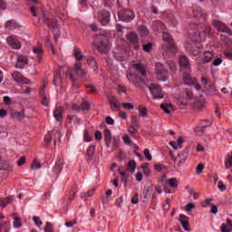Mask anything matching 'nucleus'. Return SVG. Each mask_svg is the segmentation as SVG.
<instances>
[{
  "mask_svg": "<svg viewBox=\"0 0 232 232\" xmlns=\"http://www.w3.org/2000/svg\"><path fill=\"white\" fill-rule=\"evenodd\" d=\"M114 57L117 61H124L125 59H128V53L125 50L117 49L114 51Z\"/></svg>",
  "mask_w": 232,
  "mask_h": 232,
  "instance_id": "19",
  "label": "nucleus"
},
{
  "mask_svg": "<svg viewBox=\"0 0 232 232\" xmlns=\"http://www.w3.org/2000/svg\"><path fill=\"white\" fill-rule=\"evenodd\" d=\"M143 153L147 160H152L153 157L151 156V153H150V150L145 149Z\"/></svg>",
  "mask_w": 232,
  "mask_h": 232,
  "instance_id": "49",
  "label": "nucleus"
},
{
  "mask_svg": "<svg viewBox=\"0 0 232 232\" xmlns=\"http://www.w3.org/2000/svg\"><path fill=\"white\" fill-rule=\"evenodd\" d=\"M203 61L204 63H211L213 61V53L210 51L204 53Z\"/></svg>",
  "mask_w": 232,
  "mask_h": 232,
  "instance_id": "30",
  "label": "nucleus"
},
{
  "mask_svg": "<svg viewBox=\"0 0 232 232\" xmlns=\"http://www.w3.org/2000/svg\"><path fill=\"white\" fill-rule=\"evenodd\" d=\"M85 88L89 93H97V89L92 84L85 85Z\"/></svg>",
  "mask_w": 232,
  "mask_h": 232,
  "instance_id": "43",
  "label": "nucleus"
},
{
  "mask_svg": "<svg viewBox=\"0 0 232 232\" xmlns=\"http://www.w3.org/2000/svg\"><path fill=\"white\" fill-rule=\"evenodd\" d=\"M32 169H39L41 168V163L37 159H34L32 165H31Z\"/></svg>",
  "mask_w": 232,
  "mask_h": 232,
  "instance_id": "45",
  "label": "nucleus"
},
{
  "mask_svg": "<svg viewBox=\"0 0 232 232\" xmlns=\"http://www.w3.org/2000/svg\"><path fill=\"white\" fill-rule=\"evenodd\" d=\"M201 82H202V84H204L205 88H208V84H209V82H211V81L208 77L203 76V77H201Z\"/></svg>",
  "mask_w": 232,
  "mask_h": 232,
  "instance_id": "50",
  "label": "nucleus"
},
{
  "mask_svg": "<svg viewBox=\"0 0 232 232\" xmlns=\"http://www.w3.org/2000/svg\"><path fill=\"white\" fill-rule=\"evenodd\" d=\"M152 30L154 32H163L162 39L164 44L161 45V52L164 57H173L177 53V45L171 37V34L166 33V24L160 20L152 22Z\"/></svg>",
  "mask_w": 232,
  "mask_h": 232,
  "instance_id": "2",
  "label": "nucleus"
},
{
  "mask_svg": "<svg viewBox=\"0 0 232 232\" xmlns=\"http://www.w3.org/2000/svg\"><path fill=\"white\" fill-rule=\"evenodd\" d=\"M139 30L142 37H148L150 31H148V28H146V26H140Z\"/></svg>",
  "mask_w": 232,
  "mask_h": 232,
  "instance_id": "37",
  "label": "nucleus"
},
{
  "mask_svg": "<svg viewBox=\"0 0 232 232\" xmlns=\"http://www.w3.org/2000/svg\"><path fill=\"white\" fill-rule=\"evenodd\" d=\"M130 122L132 126L138 128L139 127V119H137V116H132L130 119Z\"/></svg>",
  "mask_w": 232,
  "mask_h": 232,
  "instance_id": "51",
  "label": "nucleus"
},
{
  "mask_svg": "<svg viewBox=\"0 0 232 232\" xmlns=\"http://www.w3.org/2000/svg\"><path fill=\"white\" fill-rule=\"evenodd\" d=\"M129 133H130V135H135V133H137V127L133 125L129 127Z\"/></svg>",
  "mask_w": 232,
  "mask_h": 232,
  "instance_id": "62",
  "label": "nucleus"
},
{
  "mask_svg": "<svg viewBox=\"0 0 232 232\" xmlns=\"http://www.w3.org/2000/svg\"><path fill=\"white\" fill-rule=\"evenodd\" d=\"M86 157L88 162L93 160V157H95V145H92L87 149Z\"/></svg>",
  "mask_w": 232,
  "mask_h": 232,
  "instance_id": "24",
  "label": "nucleus"
},
{
  "mask_svg": "<svg viewBox=\"0 0 232 232\" xmlns=\"http://www.w3.org/2000/svg\"><path fill=\"white\" fill-rule=\"evenodd\" d=\"M221 232H231L232 230V221L231 219H227V224L223 223L220 227Z\"/></svg>",
  "mask_w": 232,
  "mask_h": 232,
  "instance_id": "27",
  "label": "nucleus"
},
{
  "mask_svg": "<svg viewBox=\"0 0 232 232\" xmlns=\"http://www.w3.org/2000/svg\"><path fill=\"white\" fill-rule=\"evenodd\" d=\"M156 171H160L161 173H167L168 168H166V165H155Z\"/></svg>",
  "mask_w": 232,
  "mask_h": 232,
  "instance_id": "39",
  "label": "nucleus"
},
{
  "mask_svg": "<svg viewBox=\"0 0 232 232\" xmlns=\"http://www.w3.org/2000/svg\"><path fill=\"white\" fill-rule=\"evenodd\" d=\"M94 46H96L100 53H108L111 44H110L108 37L104 34H100L94 39Z\"/></svg>",
  "mask_w": 232,
  "mask_h": 232,
  "instance_id": "4",
  "label": "nucleus"
},
{
  "mask_svg": "<svg viewBox=\"0 0 232 232\" xmlns=\"http://www.w3.org/2000/svg\"><path fill=\"white\" fill-rule=\"evenodd\" d=\"M106 123L109 124V126H113V124H115V120H113V118L107 116L105 118Z\"/></svg>",
  "mask_w": 232,
  "mask_h": 232,
  "instance_id": "54",
  "label": "nucleus"
},
{
  "mask_svg": "<svg viewBox=\"0 0 232 232\" xmlns=\"http://www.w3.org/2000/svg\"><path fill=\"white\" fill-rule=\"evenodd\" d=\"M53 117L56 119V121H63V108L58 107L53 111Z\"/></svg>",
  "mask_w": 232,
  "mask_h": 232,
  "instance_id": "29",
  "label": "nucleus"
},
{
  "mask_svg": "<svg viewBox=\"0 0 232 232\" xmlns=\"http://www.w3.org/2000/svg\"><path fill=\"white\" fill-rule=\"evenodd\" d=\"M39 95L42 100L43 106H48V103L50 102V98L48 97V94L46 93V85H43L40 88Z\"/></svg>",
  "mask_w": 232,
  "mask_h": 232,
  "instance_id": "15",
  "label": "nucleus"
},
{
  "mask_svg": "<svg viewBox=\"0 0 232 232\" xmlns=\"http://www.w3.org/2000/svg\"><path fill=\"white\" fill-rule=\"evenodd\" d=\"M122 107L125 109V110H133L134 106L132 105V103L130 102H123L122 103Z\"/></svg>",
  "mask_w": 232,
  "mask_h": 232,
  "instance_id": "55",
  "label": "nucleus"
},
{
  "mask_svg": "<svg viewBox=\"0 0 232 232\" xmlns=\"http://www.w3.org/2000/svg\"><path fill=\"white\" fill-rule=\"evenodd\" d=\"M167 64H168L169 70L173 72V73H175V72H177V70H178V69H177V63H175V62H173V61H169V62L167 63Z\"/></svg>",
  "mask_w": 232,
  "mask_h": 232,
  "instance_id": "38",
  "label": "nucleus"
},
{
  "mask_svg": "<svg viewBox=\"0 0 232 232\" xmlns=\"http://www.w3.org/2000/svg\"><path fill=\"white\" fill-rule=\"evenodd\" d=\"M187 72H183V84H186L187 86H191V84H195L196 80L195 78L191 77V75H189V73Z\"/></svg>",
  "mask_w": 232,
  "mask_h": 232,
  "instance_id": "21",
  "label": "nucleus"
},
{
  "mask_svg": "<svg viewBox=\"0 0 232 232\" xmlns=\"http://www.w3.org/2000/svg\"><path fill=\"white\" fill-rule=\"evenodd\" d=\"M134 68V73L127 74L129 82L136 88H144V86H147L154 99H164V92H162V88L159 84L152 83L150 81L146 82V69L144 65L142 63H135Z\"/></svg>",
  "mask_w": 232,
  "mask_h": 232,
  "instance_id": "1",
  "label": "nucleus"
},
{
  "mask_svg": "<svg viewBox=\"0 0 232 232\" xmlns=\"http://www.w3.org/2000/svg\"><path fill=\"white\" fill-rule=\"evenodd\" d=\"M73 73H75V75H77L78 77H82V79H84V77H86V72L82 70V67L80 62L75 63L72 72L69 73V79H71L72 82H75L77 79L75 78V76H73Z\"/></svg>",
  "mask_w": 232,
  "mask_h": 232,
  "instance_id": "7",
  "label": "nucleus"
},
{
  "mask_svg": "<svg viewBox=\"0 0 232 232\" xmlns=\"http://www.w3.org/2000/svg\"><path fill=\"white\" fill-rule=\"evenodd\" d=\"M108 101L112 111H119V110H121V102L115 96L110 95Z\"/></svg>",
  "mask_w": 232,
  "mask_h": 232,
  "instance_id": "12",
  "label": "nucleus"
},
{
  "mask_svg": "<svg viewBox=\"0 0 232 232\" xmlns=\"http://www.w3.org/2000/svg\"><path fill=\"white\" fill-rule=\"evenodd\" d=\"M127 39L129 43L133 44L134 50H139V35H137V33L131 32L129 34H127Z\"/></svg>",
  "mask_w": 232,
  "mask_h": 232,
  "instance_id": "14",
  "label": "nucleus"
},
{
  "mask_svg": "<svg viewBox=\"0 0 232 232\" xmlns=\"http://www.w3.org/2000/svg\"><path fill=\"white\" fill-rule=\"evenodd\" d=\"M44 231L45 232H53V226L52 225V223H50V222L46 223Z\"/></svg>",
  "mask_w": 232,
  "mask_h": 232,
  "instance_id": "52",
  "label": "nucleus"
},
{
  "mask_svg": "<svg viewBox=\"0 0 232 232\" xmlns=\"http://www.w3.org/2000/svg\"><path fill=\"white\" fill-rule=\"evenodd\" d=\"M116 30L119 35H122V34H124V32L122 31L124 30V27L119 24H116Z\"/></svg>",
  "mask_w": 232,
  "mask_h": 232,
  "instance_id": "56",
  "label": "nucleus"
},
{
  "mask_svg": "<svg viewBox=\"0 0 232 232\" xmlns=\"http://www.w3.org/2000/svg\"><path fill=\"white\" fill-rule=\"evenodd\" d=\"M64 168V158L58 156L55 161L54 166L53 167V172L54 175H59Z\"/></svg>",
  "mask_w": 232,
  "mask_h": 232,
  "instance_id": "10",
  "label": "nucleus"
},
{
  "mask_svg": "<svg viewBox=\"0 0 232 232\" xmlns=\"http://www.w3.org/2000/svg\"><path fill=\"white\" fill-rule=\"evenodd\" d=\"M118 17L124 23H131L135 19V13L130 9H122L118 13Z\"/></svg>",
  "mask_w": 232,
  "mask_h": 232,
  "instance_id": "6",
  "label": "nucleus"
},
{
  "mask_svg": "<svg viewBox=\"0 0 232 232\" xmlns=\"http://www.w3.org/2000/svg\"><path fill=\"white\" fill-rule=\"evenodd\" d=\"M5 28L7 30H17L21 28V25L15 20H9L5 23Z\"/></svg>",
  "mask_w": 232,
  "mask_h": 232,
  "instance_id": "23",
  "label": "nucleus"
},
{
  "mask_svg": "<svg viewBox=\"0 0 232 232\" xmlns=\"http://www.w3.org/2000/svg\"><path fill=\"white\" fill-rule=\"evenodd\" d=\"M44 142L50 144L52 142V133L46 134L44 137Z\"/></svg>",
  "mask_w": 232,
  "mask_h": 232,
  "instance_id": "60",
  "label": "nucleus"
},
{
  "mask_svg": "<svg viewBox=\"0 0 232 232\" xmlns=\"http://www.w3.org/2000/svg\"><path fill=\"white\" fill-rule=\"evenodd\" d=\"M162 17H165L166 19H168V21L172 23L174 26H177L178 24L177 20L175 19V16H173V14H171V12L162 13Z\"/></svg>",
  "mask_w": 232,
  "mask_h": 232,
  "instance_id": "26",
  "label": "nucleus"
},
{
  "mask_svg": "<svg viewBox=\"0 0 232 232\" xmlns=\"http://www.w3.org/2000/svg\"><path fill=\"white\" fill-rule=\"evenodd\" d=\"M214 28L218 30V32H221L222 34H228V35H232V30L227 26V24L222 23L221 21L216 20L213 23Z\"/></svg>",
  "mask_w": 232,
  "mask_h": 232,
  "instance_id": "9",
  "label": "nucleus"
},
{
  "mask_svg": "<svg viewBox=\"0 0 232 232\" xmlns=\"http://www.w3.org/2000/svg\"><path fill=\"white\" fill-rule=\"evenodd\" d=\"M12 117L13 119H23V114L22 112H19V111L14 112L12 113Z\"/></svg>",
  "mask_w": 232,
  "mask_h": 232,
  "instance_id": "59",
  "label": "nucleus"
},
{
  "mask_svg": "<svg viewBox=\"0 0 232 232\" xmlns=\"http://www.w3.org/2000/svg\"><path fill=\"white\" fill-rule=\"evenodd\" d=\"M6 41L9 46H12L14 50H19L21 48V43L17 39V36H8Z\"/></svg>",
  "mask_w": 232,
  "mask_h": 232,
  "instance_id": "16",
  "label": "nucleus"
},
{
  "mask_svg": "<svg viewBox=\"0 0 232 232\" xmlns=\"http://www.w3.org/2000/svg\"><path fill=\"white\" fill-rule=\"evenodd\" d=\"M138 111L140 112V117H144L145 115H148V109L142 106L138 107Z\"/></svg>",
  "mask_w": 232,
  "mask_h": 232,
  "instance_id": "42",
  "label": "nucleus"
},
{
  "mask_svg": "<svg viewBox=\"0 0 232 232\" xmlns=\"http://www.w3.org/2000/svg\"><path fill=\"white\" fill-rule=\"evenodd\" d=\"M218 188L220 191H226V185L222 181L218 182Z\"/></svg>",
  "mask_w": 232,
  "mask_h": 232,
  "instance_id": "63",
  "label": "nucleus"
},
{
  "mask_svg": "<svg viewBox=\"0 0 232 232\" xmlns=\"http://www.w3.org/2000/svg\"><path fill=\"white\" fill-rule=\"evenodd\" d=\"M9 232L10 231V221L4 222L3 224H0V232Z\"/></svg>",
  "mask_w": 232,
  "mask_h": 232,
  "instance_id": "34",
  "label": "nucleus"
},
{
  "mask_svg": "<svg viewBox=\"0 0 232 232\" xmlns=\"http://www.w3.org/2000/svg\"><path fill=\"white\" fill-rule=\"evenodd\" d=\"M105 144L107 148H111V140L113 137L111 136V131L110 129H105L103 131Z\"/></svg>",
  "mask_w": 232,
  "mask_h": 232,
  "instance_id": "20",
  "label": "nucleus"
},
{
  "mask_svg": "<svg viewBox=\"0 0 232 232\" xmlns=\"http://www.w3.org/2000/svg\"><path fill=\"white\" fill-rule=\"evenodd\" d=\"M12 198H14V197L11 196L0 199V206H2V208H6V206H8V204H10V202L12 201Z\"/></svg>",
  "mask_w": 232,
  "mask_h": 232,
  "instance_id": "32",
  "label": "nucleus"
},
{
  "mask_svg": "<svg viewBox=\"0 0 232 232\" xmlns=\"http://www.w3.org/2000/svg\"><path fill=\"white\" fill-rule=\"evenodd\" d=\"M169 184L170 188H178L179 187V181L176 178H171L169 179Z\"/></svg>",
  "mask_w": 232,
  "mask_h": 232,
  "instance_id": "41",
  "label": "nucleus"
},
{
  "mask_svg": "<svg viewBox=\"0 0 232 232\" xmlns=\"http://www.w3.org/2000/svg\"><path fill=\"white\" fill-rule=\"evenodd\" d=\"M28 64V58L24 55H18L17 56V62H16V68H24Z\"/></svg>",
  "mask_w": 232,
  "mask_h": 232,
  "instance_id": "18",
  "label": "nucleus"
},
{
  "mask_svg": "<svg viewBox=\"0 0 232 232\" xmlns=\"http://www.w3.org/2000/svg\"><path fill=\"white\" fill-rule=\"evenodd\" d=\"M34 53H36V59L38 63H41L43 59V47L37 46L33 49Z\"/></svg>",
  "mask_w": 232,
  "mask_h": 232,
  "instance_id": "28",
  "label": "nucleus"
},
{
  "mask_svg": "<svg viewBox=\"0 0 232 232\" xmlns=\"http://www.w3.org/2000/svg\"><path fill=\"white\" fill-rule=\"evenodd\" d=\"M195 209V204L193 203H188L186 205V211H191Z\"/></svg>",
  "mask_w": 232,
  "mask_h": 232,
  "instance_id": "64",
  "label": "nucleus"
},
{
  "mask_svg": "<svg viewBox=\"0 0 232 232\" xmlns=\"http://www.w3.org/2000/svg\"><path fill=\"white\" fill-rule=\"evenodd\" d=\"M83 140H85V142H92V136L88 133V130L83 131Z\"/></svg>",
  "mask_w": 232,
  "mask_h": 232,
  "instance_id": "46",
  "label": "nucleus"
},
{
  "mask_svg": "<svg viewBox=\"0 0 232 232\" xmlns=\"http://www.w3.org/2000/svg\"><path fill=\"white\" fill-rule=\"evenodd\" d=\"M189 155V150L188 148L184 149L181 153L179 154V161L177 163V166L180 168L186 160H188V157Z\"/></svg>",
  "mask_w": 232,
  "mask_h": 232,
  "instance_id": "17",
  "label": "nucleus"
},
{
  "mask_svg": "<svg viewBox=\"0 0 232 232\" xmlns=\"http://www.w3.org/2000/svg\"><path fill=\"white\" fill-rule=\"evenodd\" d=\"M73 55L76 59V61H82V53L81 52V49L75 48L73 51Z\"/></svg>",
  "mask_w": 232,
  "mask_h": 232,
  "instance_id": "35",
  "label": "nucleus"
},
{
  "mask_svg": "<svg viewBox=\"0 0 232 232\" xmlns=\"http://www.w3.org/2000/svg\"><path fill=\"white\" fill-rule=\"evenodd\" d=\"M136 168H137V163H135V160H130L127 165V169L129 171H135Z\"/></svg>",
  "mask_w": 232,
  "mask_h": 232,
  "instance_id": "36",
  "label": "nucleus"
},
{
  "mask_svg": "<svg viewBox=\"0 0 232 232\" xmlns=\"http://www.w3.org/2000/svg\"><path fill=\"white\" fill-rule=\"evenodd\" d=\"M209 34H211V27L209 25H207L205 26L203 33H198V34H189V39L193 45H191V44H188V50L190 52H197V49L200 50V43H202V41H205L206 36L209 35Z\"/></svg>",
  "mask_w": 232,
  "mask_h": 232,
  "instance_id": "3",
  "label": "nucleus"
},
{
  "mask_svg": "<svg viewBox=\"0 0 232 232\" xmlns=\"http://www.w3.org/2000/svg\"><path fill=\"white\" fill-rule=\"evenodd\" d=\"M41 17L44 24H47V26L52 30V32H55V30L57 29V20L50 18V16H48V14L44 13H43ZM41 17H39V21H41Z\"/></svg>",
  "mask_w": 232,
  "mask_h": 232,
  "instance_id": "8",
  "label": "nucleus"
},
{
  "mask_svg": "<svg viewBox=\"0 0 232 232\" xmlns=\"http://www.w3.org/2000/svg\"><path fill=\"white\" fill-rule=\"evenodd\" d=\"M155 68L156 79L165 82V81L169 78V72H168V69L164 67V65L160 63H157Z\"/></svg>",
  "mask_w": 232,
  "mask_h": 232,
  "instance_id": "5",
  "label": "nucleus"
},
{
  "mask_svg": "<svg viewBox=\"0 0 232 232\" xmlns=\"http://www.w3.org/2000/svg\"><path fill=\"white\" fill-rule=\"evenodd\" d=\"M80 108L82 111L90 110V103L88 102H83L81 103Z\"/></svg>",
  "mask_w": 232,
  "mask_h": 232,
  "instance_id": "48",
  "label": "nucleus"
},
{
  "mask_svg": "<svg viewBox=\"0 0 232 232\" xmlns=\"http://www.w3.org/2000/svg\"><path fill=\"white\" fill-rule=\"evenodd\" d=\"M14 227H21V219L14 218Z\"/></svg>",
  "mask_w": 232,
  "mask_h": 232,
  "instance_id": "61",
  "label": "nucleus"
},
{
  "mask_svg": "<svg viewBox=\"0 0 232 232\" xmlns=\"http://www.w3.org/2000/svg\"><path fill=\"white\" fill-rule=\"evenodd\" d=\"M96 140H102V132L101 130H96L94 133Z\"/></svg>",
  "mask_w": 232,
  "mask_h": 232,
  "instance_id": "57",
  "label": "nucleus"
},
{
  "mask_svg": "<svg viewBox=\"0 0 232 232\" xmlns=\"http://www.w3.org/2000/svg\"><path fill=\"white\" fill-rule=\"evenodd\" d=\"M179 222L185 231H189V218H188V216L180 215Z\"/></svg>",
  "mask_w": 232,
  "mask_h": 232,
  "instance_id": "22",
  "label": "nucleus"
},
{
  "mask_svg": "<svg viewBox=\"0 0 232 232\" xmlns=\"http://www.w3.org/2000/svg\"><path fill=\"white\" fill-rule=\"evenodd\" d=\"M33 220H34L35 226H37V227H41V226H43V221H41V218L34 217Z\"/></svg>",
  "mask_w": 232,
  "mask_h": 232,
  "instance_id": "47",
  "label": "nucleus"
},
{
  "mask_svg": "<svg viewBox=\"0 0 232 232\" xmlns=\"http://www.w3.org/2000/svg\"><path fill=\"white\" fill-rule=\"evenodd\" d=\"M87 63L89 66H92L94 70L97 68V62H95V59L90 57L87 59Z\"/></svg>",
  "mask_w": 232,
  "mask_h": 232,
  "instance_id": "44",
  "label": "nucleus"
},
{
  "mask_svg": "<svg viewBox=\"0 0 232 232\" xmlns=\"http://www.w3.org/2000/svg\"><path fill=\"white\" fill-rule=\"evenodd\" d=\"M152 48H153V44H143L144 52L150 53V52H151Z\"/></svg>",
  "mask_w": 232,
  "mask_h": 232,
  "instance_id": "53",
  "label": "nucleus"
},
{
  "mask_svg": "<svg viewBox=\"0 0 232 232\" xmlns=\"http://www.w3.org/2000/svg\"><path fill=\"white\" fill-rule=\"evenodd\" d=\"M120 144H121V138H119V136L112 137L111 146H112L113 150H117V148H119Z\"/></svg>",
  "mask_w": 232,
  "mask_h": 232,
  "instance_id": "31",
  "label": "nucleus"
},
{
  "mask_svg": "<svg viewBox=\"0 0 232 232\" xmlns=\"http://www.w3.org/2000/svg\"><path fill=\"white\" fill-rule=\"evenodd\" d=\"M161 110H163V111L165 113H168L169 115L171 113V111H173V110H175V108H173V104L171 102H165L162 103L160 105Z\"/></svg>",
  "mask_w": 232,
  "mask_h": 232,
  "instance_id": "25",
  "label": "nucleus"
},
{
  "mask_svg": "<svg viewBox=\"0 0 232 232\" xmlns=\"http://www.w3.org/2000/svg\"><path fill=\"white\" fill-rule=\"evenodd\" d=\"M98 21L102 26H106L110 23V12L106 10L100 11L98 13Z\"/></svg>",
  "mask_w": 232,
  "mask_h": 232,
  "instance_id": "11",
  "label": "nucleus"
},
{
  "mask_svg": "<svg viewBox=\"0 0 232 232\" xmlns=\"http://www.w3.org/2000/svg\"><path fill=\"white\" fill-rule=\"evenodd\" d=\"M179 66L181 68V72H189V68H191V64L189 63V58L186 55H182L179 57Z\"/></svg>",
  "mask_w": 232,
  "mask_h": 232,
  "instance_id": "13",
  "label": "nucleus"
},
{
  "mask_svg": "<svg viewBox=\"0 0 232 232\" xmlns=\"http://www.w3.org/2000/svg\"><path fill=\"white\" fill-rule=\"evenodd\" d=\"M12 77L15 82H23V74H21L19 72H13Z\"/></svg>",
  "mask_w": 232,
  "mask_h": 232,
  "instance_id": "33",
  "label": "nucleus"
},
{
  "mask_svg": "<svg viewBox=\"0 0 232 232\" xmlns=\"http://www.w3.org/2000/svg\"><path fill=\"white\" fill-rule=\"evenodd\" d=\"M231 166H232V156L228 158L225 162V167L227 168V169H229Z\"/></svg>",
  "mask_w": 232,
  "mask_h": 232,
  "instance_id": "58",
  "label": "nucleus"
},
{
  "mask_svg": "<svg viewBox=\"0 0 232 232\" xmlns=\"http://www.w3.org/2000/svg\"><path fill=\"white\" fill-rule=\"evenodd\" d=\"M207 90L211 95H218V90L213 85L207 87Z\"/></svg>",
  "mask_w": 232,
  "mask_h": 232,
  "instance_id": "40",
  "label": "nucleus"
}]
</instances>
